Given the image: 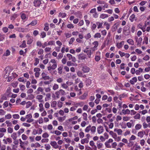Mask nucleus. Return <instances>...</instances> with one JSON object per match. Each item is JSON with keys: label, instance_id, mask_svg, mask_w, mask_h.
Returning <instances> with one entry per match:
<instances>
[{"label": "nucleus", "instance_id": "29", "mask_svg": "<svg viewBox=\"0 0 150 150\" xmlns=\"http://www.w3.org/2000/svg\"><path fill=\"white\" fill-rule=\"evenodd\" d=\"M37 23V21L36 20L32 21V22L28 25H31L32 26H34L36 25Z\"/></svg>", "mask_w": 150, "mask_h": 150}, {"label": "nucleus", "instance_id": "49", "mask_svg": "<svg viewBox=\"0 0 150 150\" xmlns=\"http://www.w3.org/2000/svg\"><path fill=\"white\" fill-rule=\"evenodd\" d=\"M7 131L8 133H11L13 132V129L11 127H8L7 129Z\"/></svg>", "mask_w": 150, "mask_h": 150}, {"label": "nucleus", "instance_id": "34", "mask_svg": "<svg viewBox=\"0 0 150 150\" xmlns=\"http://www.w3.org/2000/svg\"><path fill=\"white\" fill-rule=\"evenodd\" d=\"M59 88V86L56 84H54L53 86V89L54 91L56 90Z\"/></svg>", "mask_w": 150, "mask_h": 150}, {"label": "nucleus", "instance_id": "58", "mask_svg": "<svg viewBox=\"0 0 150 150\" xmlns=\"http://www.w3.org/2000/svg\"><path fill=\"white\" fill-rule=\"evenodd\" d=\"M62 67H59L58 68V73L61 74L62 73Z\"/></svg>", "mask_w": 150, "mask_h": 150}, {"label": "nucleus", "instance_id": "17", "mask_svg": "<svg viewBox=\"0 0 150 150\" xmlns=\"http://www.w3.org/2000/svg\"><path fill=\"white\" fill-rule=\"evenodd\" d=\"M11 137L12 138V139L13 140H16L17 138V133L16 132L13 133L11 134Z\"/></svg>", "mask_w": 150, "mask_h": 150}, {"label": "nucleus", "instance_id": "16", "mask_svg": "<svg viewBox=\"0 0 150 150\" xmlns=\"http://www.w3.org/2000/svg\"><path fill=\"white\" fill-rule=\"evenodd\" d=\"M89 142V140L88 139L85 138L81 140V143L82 144H84L85 143H88Z\"/></svg>", "mask_w": 150, "mask_h": 150}, {"label": "nucleus", "instance_id": "22", "mask_svg": "<svg viewBox=\"0 0 150 150\" xmlns=\"http://www.w3.org/2000/svg\"><path fill=\"white\" fill-rule=\"evenodd\" d=\"M61 86L65 89H67L68 88V85H67L66 83H62L61 84Z\"/></svg>", "mask_w": 150, "mask_h": 150}, {"label": "nucleus", "instance_id": "7", "mask_svg": "<svg viewBox=\"0 0 150 150\" xmlns=\"http://www.w3.org/2000/svg\"><path fill=\"white\" fill-rule=\"evenodd\" d=\"M97 131L98 133L99 134L102 133L103 131V127L101 126H99L97 128Z\"/></svg>", "mask_w": 150, "mask_h": 150}, {"label": "nucleus", "instance_id": "61", "mask_svg": "<svg viewBox=\"0 0 150 150\" xmlns=\"http://www.w3.org/2000/svg\"><path fill=\"white\" fill-rule=\"evenodd\" d=\"M143 126L144 129H145L148 127V124L145 122H144L143 123Z\"/></svg>", "mask_w": 150, "mask_h": 150}, {"label": "nucleus", "instance_id": "45", "mask_svg": "<svg viewBox=\"0 0 150 150\" xmlns=\"http://www.w3.org/2000/svg\"><path fill=\"white\" fill-rule=\"evenodd\" d=\"M20 146L21 147V148L23 149H25V147L23 145L24 144H25V142H23L22 141L21 142H20Z\"/></svg>", "mask_w": 150, "mask_h": 150}, {"label": "nucleus", "instance_id": "47", "mask_svg": "<svg viewBox=\"0 0 150 150\" xmlns=\"http://www.w3.org/2000/svg\"><path fill=\"white\" fill-rule=\"evenodd\" d=\"M134 118L135 119H139L140 118V115L139 113H137L134 116Z\"/></svg>", "mask_w": 150, "mask_h": 150}, {"label": "nucleus", "instance_id": "15", "mask_svg": "<svg viewBox=\"0 0 150 150\" xmlns=\"http://www.w3.org/2000/svg\"><path fill=\"white\" fill-rule=\"evenodd\" d=\"M122 113L124 115L126 114H130V110L128 109H127L126 110L123 109L122 110Z\"/></svg>", "mask_w": 150, "mask_h": 150}, {"label": "nucleus", "instance_id": "63", "mask_svg": "<svg viewBox=\"0 0 150 150\" xmlns=\"http://www.w3.org/2000/svg\"><path fill=\"white\" fill-rule=\"evenodd\" d=\"M130 118V117H128L125 116L123 118V120L126 121H128Z\"/></svg>", "mask_w": 150, "mask_h": 150}, {"label": "nucleus", "instance_id": "51", "mask_svg": "<svg viewBox=\"0 0 150 150\" xmlns=\"http://www.w3.org/2000/svg\"><path fill=\"white\" fill-rule=\"evenodd\" d=\"M12 117V116L10 114H8L5 116V117L6 119H9L11 118Z\"/></svg>", "mask_w": 150, "mask_h": 150}, {"label": "nucleus", "instance_id": "4", "mask_svg": "<svg viewBox=\"0 0 150 150\" xmlns=\"http://www.w3.org/2000/svg\"><path fill=\"white\" fill-rule=\"evenodd\" d=\"M67 56L69 58V60H71L72 61L74 62L76 61V59L74 57H73L71 54H67Z\"/></svg>", "mask_w": 150, "mask_h": 150}, {"label": "nucleus", "instance_id": "43", "mask_svg": "<svg viewBox=\"0 0 150 150\" xmlns=\"http://www.w3.org/2000/svg\"><path fill=\"white\" fill-rule=\"evenodd\" d=\"M19 87L20 88V89L22 91H23L24 90H25V86L24 85H19Z\"/></svg>", "mask_w": 150, "mask_h": 150}, {"label": "nucleus", "instance_id": "12", "mask_svg": "<svg viewBox=\"0 0 150 150\" xmlns=\"http://www.w3.org/2000/svg\"><path fill=\"white\" fill-rule=\"evenodd\" d=\"M96 145L98 149H100L103 146V144L100 142V141H98L97 142Z\"/></svg>", "mask_w": 150, "mask_h": 150}, {"label": "nucleus", "instance_id": "28", "mask_svg": "<svg viewBox=\"0 0 150 150\" xmlns=\"http://www.w3.org/2000/svg\"><path fill=\"white\" fill-rule=\"evenodd\" d=\"M39 107L40 108L39 110L40 112H42L44 110V108H43V105L42 103H40L39 105Z\"/></svg>", "mask_w": 150, "mask_h": 150}, {"label": "nucleus", "instance_id": "46", "mask_svg": "<svg viewBox=\"0 0 150 150\" xmlns=\"http://www.w3.org/2000/svg\"><path fill=\"white\" fill-rule=\"evenodd\" d=\"M12 116L13 118L15 119H18L20 117L19 115L17 114H13Z\"/></svg>", "mask_w": 150, "mask_h": 150}, {"label": "nucleus", "instance_id": "36", "mask_svg": "<svg viewBox=\"0 0 150 150\" xmlns=\"http://www.w3.org/2000/svg\"><path fill=\"white\" fill-rule=\"evenodd\" d=\"M94 38H100L101 37V35L100 33H97L93 36Z\"/></svg>", "mask_w": 150, "mask_h": 150}, {"label": "nucleus", "instance_id": "30", "mask_svg": "<svg viewBox=\"0 0 150 150\" xmlns=\"http://www.w3.org/2000/svg\"><path fill=\"white\" fill-rule=\"evenodd\" d=\"M117 27L118 26L117 25L116 23H115L114 24V25L112 27V31L113 32H115L116 30V29L117 28Z\"/></svg>", "mask_w": 150, "mask_h": 150}, {"label": "nucleus", "instance_id": "53", "mask_svg": "<svg viewBox=\"0 0 150 150\" xmlns=\"http://www.w3.org/2000/svg\"><path fill=\"white\" fill-rule=\"evenodd\" d=\"M25 117H26V119H30L32 118V116L31 114H29L27 115Z\"/></svg>", "mask_w": 150, "mask_h": 150}, {"label": "nucleus", "instance_id": "3", "mask_svg": "<svg viewBox=\"0 0 150 150\" xmlns=\"http://www.w3.org/2000/svg\"><path fill=\"white\" fill-rule=\"evenodd\" d=\"M100 52L99 51L96 52L95 58V59L96 61L98 62L100 59Z\"/></svg>", "mask_w": 150, "mask_h": 150}, {"label": "nucleus", "instance_id": "9", "mask_svg": "<svg viewBox=\"0 0 150 150\" xmlns=\"http://www.w3.org/2000/svg\"><path fill=\"white\" fill-rule=\"evenodd\" d=\"M77 75L80 77L86 78V75L80 71H79L77 73Z\"/></svg>", "mask_w": 150, "mask_h": 150}, {"label": "nucleus", "instance_id": "42", "mask_svg": "<svg viewBox=\"0 0 150 150\" xmlns=\"http://www.w3.org/2000/svg\"><path fill=\"white\" fill-rule=\"evenodd\" d=\"M59 15L62 18L65 17L67 15L65 13H59Z\"/></svg>", "mask_w": 150, "mask_h": 150}, {"label": "nucleus", "instance_id": "31", "mask_svg": "<svg viewBox=\"0 0 150 150\" xmlns=\"http://www.w3.org/2000/svg\"><path fill=\"white\" fill-rule=\"evenodd\" d=\"M57 102L55 101H52L51 105V106L52 107L54 108L57 105Z\"/></svg>", "mask_w": 150, "mask_h": 150}, {"label": "nucleus", "instance_id": "18", "mask_svg": "<svg viewBox=\"0 0 150 150\" xmlns=\"http://www.w3.org/2000/svg\"><path fill=\"white\" fill-rule=\"evenodd\" d=\"M127 42L130 45H134V42L132 39H128L127 40Z\"/></svg>", "mask_w": 150, "mask_h": 150}, {"label": "nucleus", "instance_id": "33", "mask_svg": "<svg viewBox=\"0 0 150 150\" xmlns=\"http://www.w3.org/2000/svg\"><path fill=\"white\" fill-rule=\"evenodd\" d=\"M26 47V42L25 40L23 41L22 44L20 46L21 47L25 48Z\"/></svg>", "mask_w": 150, "mask_h": 150}, {"label": "nucleus", "instance_id": "6", "mask_svg": "<svg viewBox=\"0 0 150 150\" xmlns=\"http://www.w3.org/2000/svg\"><path fill=\"white\" fill-rule=\"evenodd\" d=\"M42 79L45 80H49L50 79V77L49 76H47V74L44 72L42 73Z\"/></svg>", "mask_w": 150, "mask_h": 150}, {"label": "nucleus", "instance_id": "56", "mask_svg": "<svg viewBox=\"0 0 150 150\" xmlns=\"http://www.w3.org/2000/svg\"><path fill=\"white\" fill-rule=\"evenodd\" d=\"M43 50L42 49H40L38 52V54H43Z\"/></svg>", "mask_w": 150, "mask_h": 150}, {"label": "nucleus", "instance_id": "14", "mask_svg": "<svg viewBox=\"0 0 150 150\" xmlns=\"http://www.w3.org/2000/svg\"><path fill=\"white\" fill-rule=\"evenodd\" d=\"M124 42L123 41L121 42L120 43H117L116 45L117 47L118 48H121L122 46V45L124 44Z\"/></svg>", "mask_w": 150, "mask_h": 150}, {"label": "nucleus", "instance_id": "26", "mask_svg": "<svg viewBox=\"0 0 150 150\" xmlns=\"http://www.w3.org/2000/svg\"><path fill=\"white\" fill-rule=\"evenodd\" d=\"M59 94H61L62 95H66V93L64 90L61 89L59 91Z\"/></svg>", "mask_w": 150, "mask_h": 150}, {"label": "nucleus", "instance_id": "38", "mask_svg": "<svg viewBox=\"0 0 150 150\" xmlns=\"http://www.w3.org/2000/svg\"><path fill=\"white\" fill-rule=\"evenodd\" d=\"M135 15L134 14L132 15L130 17L129 19L131 22H132L134 21V19L135 18Z\"/></svg>", "mask_w": 150, "mask_h": 150}, {"label": "nucleus", "instance_id": "44", "mask_svg": "<svg viewBox=\"0 0 150 150\" xmlns=\"http://www.w3.org/2000/svg\"><path fill=\"white\" fill-rule=\"evenodd\" d=\"M83 119L84 120H87V115L86 113L84 112L83 114Z\"/></svg>", "mask_w": 150, "mask_h": 150}, {"label": "nucleus", "instance_id": "23", "mask_svg": "<svg viewBox=\"0 0 150 150\" xmlns=\"http://www.w3.org/2000/svg\"><path fill=\"white\" fill-rule=\"evenodd\" d=\"M16 30L19 32H23L25 31V29L24 28L20 27L17 28Z\"/></svg>", "mask_w": 150, "mask_h": 150}, {"label": "nucleus", "instance_id": "52", "mask_svg": "<svg viewBox=\"0 0 150 150\" xmlns=\"http://www.w3.org/2000/svg\"><path fill=\"white\" fill-rule=\"evenodd\" d=\"M39 62V59L38 58H35V62L34 63V65L35 66H36Z\"/></svg>", "mask_w": 150, "mask_h": 150}, {"label": "nucleus", "instance_id": "20", "mask_svg": "<svg viewBox=\"0 0 150 150\" xmlns=\"http://www.w3.org/2000/svg\"><path fill=\"white\" fill-rule=\"evenodd\" d=\"M142 127V125L141 124H137L135 127V129L136 130H138L140 129Z\"/></svg>", "mask_w": 150, "mask_h": 150}, {"label": "nucleus", "instance_id": "48", "mask_svg": "<svg viewBox=\"0 0 150 150\" xmlns=\"http://www.w3.org/2000/svg\"><path fill=\"white\" fill-rule=\"evenodd\" d=\"M18 16L17 14H14L12 15L11 17V20H14Z\"/></svg>", "mask_w": 150, "mask_h": 150}, {"label": "nucleus", "instance_id": "37", "mask_svg": "<svg viewBox=\"0 0 150 150\" xmlns=\"http://www.w3.org/2000/svg\"><path fill=\"white\" fill-rule=\"evenodd\" d=\"M10 51L8 50L6 51V52L4 53L3 55L5 56H8L10 54Z\"/></svg>", "mask_w": 150, "mask_h": 150}, {"label": "nucleus", "instance_id": "5", "mask_svg": "<svg viewBox=\"0 0 150 150\" xmlns=\"http://www.w3.org/2000/svg\"><path fill=\"white\" fill-rule=\"evenodd\" d=\"M57 67V64H54L52 66L50 65L47 67V69L48 70H50L51 69L54 70Z\"/></svg>", "mask_w": 150, "mask_h": 150}, {"label": "nucleus", "instance_id": "59", "mask_svg": "<svg viewBox=\"0 0 150 150\" xmlns=\"http://www.w3.org/2000/svg\"><path fill=\"white\" fill-rule=\"evenodd\" d=\"M57 81L59 83H62L63 81V79L61 78H59L57 79Z\"/></svg>", "mask_w": 150, "mask_h": 150}, {"label": "nucleus", "instance_id": "57", "mask_svg": "<svg viewBox=\"0 0 150 150\" xmlns=\"http://www.w3.org/2000/svg\"><path fill=\"white\" fill-rule=\"evenodd\" d=\"M75 39L74 38H72L70 39L69 42V44H71L73 43V42L75 40Z\"/></svg>", "mask_w": 150, "mask_h": 150}, {"label": "nucleus", "instance_id": "50", "mask_svg": "<svg viewBox=\"0 0 150 150\" xmlns=\"http://www.w3.org/2000/svg\"><path fill=\"white\" fill-rule=\"evenodd\" d=\"M5 123L7 124V127L11 126L12 125V123L9 120H6L5 122Z\"/></svg>", "mask_w": 150, "mask_h": 150}, {"label": "nucleus", "instance_id": "1", "mask_svg": "<svg viewBox=\"0 0 150 150\" xmlns=\"http://www.w3.org/2000/svg\"><path fill=\"white\" fill-rule=\"evenodd\" d=\"M43 3L44 1L42 0H35L33 2L34 6L36 7L40 6L41 4Z\"/></svg>", "mask_w": 150, "mask_h": 150}, {"label": "nucleus", "instance_id": "60", "mask_svg": "<svg viewBox=\"0 0 150 150\" xmlns=\"http://www.w3.org/2000/svg\"><path fill=\"white\" fill-rule=\"evenodd\" d=\"M122 132V130L121 129H118L117 130V133L119 135H121Z\"/></svg>", "mask_w": 150, "mask_h": 150}, {"label": "nucleus", "instance_id": "39", "mask_svg": "<svg viewBox=\"0 0 150 150\" xmlns=\"http://www.w3.org/2000/svg\"><path fill=\"white\" fill-rule=\"evenodd\" d=\"M32 39L33 38L32 37L28 39L27 42V44H28L29 45L32 43L33 41Z\"/></svg>", "mask_w": 150, "mask_h": 150}, {"label": "nucleus", "instance_id": "2", "mask_svg": "<svg viewBox=\"0 0 150 150\" xmlns=\"http://www.w3.org/2000/svg\"><path fill=\"white\" fill-rule=\"evenodd\" d=\"M82 66L81 70L84 73H88L90 69L89 67L84 64H82Z\"/></svg>", "mask_w": 150, "mask_h": 150}, {"label": "nucleus", "instance_id": "10", "mask_svg": "<svg viewBox=\"0 0 150 150\" xmlns=\"http://www.w3.org/2000/svg\"><path fill=\"white\" fill-rule=\"evenodd\" d=\"M83 52L86 53L88 58H91V55L92 54L90 50H88L86 49L84 50Z\"/></svg>", "mask_w": 150, "mask_h": 150}, {"label": "nucleus", "instance_id": "13", "mask_svg": "<svg viewBox=\"0 0 150 150\" xmlns=\"http://www.w3.org/2000/svg\"><path fill=\"white\" fill-rule=\"evenodd\" d=\"M137 81V79L136 77H133L132 80H131L129 81L130 83L132 85H133L134 84L135 82H136Z\"/></svg>", "mask_w": 150, "mask_h": 150}, {"label": "nucleus", "instance_id": "64", "mask_svg": "<svg viewBox=\"0 0 150 150\" xmlns=\"http://www.w3.org/2000/svg\"><path fill=\"white\" fill-rule=\"evenodd\" d=\"M22 138L23 140H25L27 139L28 137L25 135L23 134L22 135Z\"/></svg>", "mask_w": 150, "mask_h": 150}, {"label": "nucleus", "instance_id": "25", "mask_svg": "<svg viewBox=\"0 0 150 150\" xmlns=\"http://www.w3.org/2000/svg\"><path fill=\"white\" fill-rule=\"evenodd\" d=\"M92 44L94 45L93 47L97 48V47L98 45V42L97 41H95L92 43Z\"/></svg>", "mask_w": 150, "mask_h": 150}, {"label": "nucleus", "instance_id": "35", "mask_svg": "<svg viewBox=\"0 0 150 150\" xmlns=\"http://www.w3.org/2000/svg\"><path fill=\"white\" fill-rule=\"evenodd\" d=\"M91 128V125H89L85 129V131L86 132L88 133L90 130V128Z\"/></svg>", "mask_w": 150, "mask_h": 150}, {"label": "nucleus", "instance_id": "40", "mask_svg": "<svg viewBox=\"0 0 150 150\" xmlns=\"http://www.w3.org/2000/svg\"><path fill=\"white\" fill-rule=\"evenodd\" d=\"M129 142L128 143L127 146L129 147H130L134 145V142L132 141H129Z\"/></svg>", "mask_w": 150, "mask_h": 150}, {"label": "nucleus", "instance_id": "55", "mask_svg": "<svg viewBox=\"0 0 150 150\" xmlns=\"http://www.w3.org/2000/svg\"><path fill=\"white\" fill-rule=\"evenodd\" d=\"M65 117H60L58 118V120L60 122H62L65 120Z\"/></svg>", "mask_w": 150, "mask_h": 150}, {"label": "nucleus", "instance_id": "41", "mask_svg": "<svg viewBox=\"0 0 150 150\" xmlns=\"http://www.w3.org/2000/svg\"><path fill=\"white\" fill-rule=\"evenodd\" d=\"M43 98V96L41 95H38L36 96V99H38L39 100L40 102L41 101L40 100H41Z\"/></svg>", "mask_w": 150, "mask_h": 150}, {"label": "nucleus", "instance_id": "11", "mask_svg": "<svg viewBox=\"0 0 150 150\" xmlns=\"http://www.w3.org/2000/svg\"><path fill=\"white\" fill-rule=\"evenodd\" d=\"M50 144L54 148L56 149L58 147V145H57V143L55 141L51 142Z\"/></svg>", "mask_w": 150, "mask_h": 150}, {"label": "nucleus", "instance_id": "27", "mask_svg": "<svg viewBox=\"0 0 150 150\" xmlns=\"http://www.w3.org/2000/svg\"><path fill=\"white\" fill-rule=\"evenodd\" d=\"M87 96V94L86 93H84L82 96L79 97V98L82 100L85 99Z\"/></svg>", "mask_w": 150, "mask_h": 150}, {"label": "nucleus", "instance_id": "54", "mask_svg": "<svg viewBox=\"0 0 150 150\" xmlns=\"http://www.w3.org/2000/svg\"><path fill=\"white\" fill-rule=\"evenodd\" d=\"M97 48H96L93 47H92L91 48L90 50L91 51V54H93L95 51L96 50H97Z\"/></svg>", "mask_w": 150, "mask_h": 150}, {"label": "nucleus", "instance_id": "21", "mask_svg": "<svg viewBox=\"0 0 150 150\" xmlns=\"http://www.w3.org/2000/svg\"><path fill=\"white\" fill-rule=\"evenodd\" d=\"M137 136L141 138L143 137L144 136V132L143 131L139 132L137 134Z\"/></svg>", "mask_w": 150, "mask_h": 150}, {"label": "nucleus", "instance_id": "62", "mask_svg": "<svg viewBox=\"0 0 150 150\" xmlns=\"http://www.w3.org/2000/svg\"><path fill=\"white\" fill-rule=\"evenodd\" d=\"M136 139V137L134 135H132L131 137L130 138L129 141H131L132 140H134Z\"/></svg>", "mask_w": 150, "mask_h": 150}, {"label": "nucleus", "instance_id": "19", "mask_svg": "<svg viewBox=\"0 0 150 150\" xmlns=\"http://www.w3.org/2000/svg\"><path fill=\"white\" fill-rule=\"evenodd\" d=\"M91 132L92 133H94L96 131V127L95 126H93L90 128Z\"/></svg>", "mask_w": 150, "mask_h": 150}, {"label": "nucleus", "instance_id": "32", "mask_svg": "<svg viewBox=\"0 0 150 150\" xmlns=\"http://www.w3.org/2000/svg\"><path fill=\"white\" fill-rule=\"evenodd\" d=\"M96 24L98 25V28L99 29L102 28L103 25L102 23H100L99 22H97L96 23Z\"/></svg>", "mask_w": 150, "mask_h": 150}, {"label": "nucleus", "instance_id": "8", "mask_svg": "<svg viewBox=\"0 0 150 150\" xmlns=\"http://www.w3.org/2000/svg\"><path fill=\"white\" fill-rule=\"evenodd\" d=\"M86 55L84 54H80L78 56V59L79 60L84 59L86 58Z\"/></svg>", "mask_w": 150, "mask_h": 150}, {"label": "nucleus", "instance_id": "24", "mask_svg": "<svg viewBox=\"0 0 150 150\" xmlns=\"http://www.w3.org/2000/svg\"><path fill=\"white\" fill-rule=\"evenodd\" d=\"M42 130L41 128H39L38 130L37 131L35 130V133H33V134L34 135H35L37 134H40L42 133Z\"/></svg>", "mask_w": 150, "mask_h": 150}]
</instances>
